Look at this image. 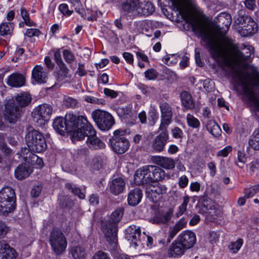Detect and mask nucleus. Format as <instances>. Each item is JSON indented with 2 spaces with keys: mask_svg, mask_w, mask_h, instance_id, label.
<instances>
[{
  "mask_svg": "<svg viewBox=\"0 0 259 259\" xmlns=\"http://www.w3.org/2000/svg\"><path fill=\"white\" fill-rule=\"evenodd\" d=\"M165 177V171L158 166H156L155 174L153 177V182L162 181Z\"/></svg>",
  "mask_w": 259,
  "mask_h": 259,
  "instance_id": "obj_47",
  "label": "nucleus"
},
{
  "mask_svg": "<svg viewBox=\"0 0 259 259\" xmlns=\"http://www.w3.org/2000/svg\"><path fill=\"white\" fill-rule=\"evenodd\" d=\"M187 250L177 240L169 246L167 251L169 257H177L182 256Z\"/></svg>",
  "mask_w": 259,
  "mask_h": 259,
  "instance_id": "obj_24",
  "label": "nucleus"
},
{
  "mask_svg": "<svg viewBox=\"0 0 259 259\" xmlns=\"http://www.w3.org/2000/svg\"><path fill=\"white\" fill-rule=\"evenodd\" d=\"M106 158L103 155H95L91 158L86 165L94 170H99L105 166Z\"/></svg>",
  "mask_w": 259,
  "mask_h": 259,
  "instance_id": "obj_25",
  "label": "nucleus"
},
{
  "mask_svg": "<svg viewBox=\"0 0 259 259\" xmlns=\"http://www.w3.org/2000/svg\"><path fill=\"white\" fill-rule=\"evenodd\" d=\"M155 11V7L154 5L150 2L145 3L141 2L140 7L139 16H149L153 14Z\"/></svg>",
  "mask_w": 259,
  "mask_h": 259,
  "instance_id": "obj_34",
  "label": "nucleus"
},
{
  "mask_svg": "<svg viewBox=\"0 0 259 259\" xmlns=\"http://www.w3.org/2000/svg\"><path fill=\"white\" fill-rule=\"evenodd\" d=\"M134 181L137 185L150 183L147 166L138 169L134 175Z\"/></svg>",
  "mask_w": 259,
  "mask_h": 259,
  "instance_id": "obj_23",
  "label": "nucleus"
},
{
  "mask_svg": "<svg viewBox=\"0 0 259 259\" xmlns=\"http://www.w3.org/2000/svg\"><path fill=\"white\" fill-rule=\"evenodd\" d=\"M152 22L150 21L143 20L135 22L134 23V27L136 31H149L153 30Z\"/></svg>",
  "mask_w": 259,
  "mask_h": 259,
  "instance_id": "obj_35",
  "label": "nucleus"
},
{
  "mask_svg": "<svg viewBox=\"0 0 259 259\" xmlns=\"http://www.w3.org/2000/svg\"><path fill=\"white\" fill-rule=\"evenodd\" d=\"M243 244V240L241 239H238L235 242H232L228 246L229 250L233 253H237L240 249Z\"/></svg>",
  "mask_w": 259,
  "mask_h": 259,
  "instance_id": "obj_44",
  "label": "nucleus"
},
{
  "mask_svg": "<svg viewBox=\"0 0 259 259\" xmlns=\"http://www.w3.org/2000/svg\"><path fill=\"white\" fill-rule=\"evenodd\" d=\"M167 188L160 184L149 185L146 190L147 197L150 201L157 203L160 201L163 194L166 193Z\"/></svg>",
  "mask_w": 259,
  "mask_h": 259,
  "instance_id": "obj_13",
  "label": "nucleus"
},
{
  "mask_svg": "<svg viewBox=\"0 0 259 259\" xmlns=\"http://www.w3.org/2000/svg\"><path fill=\"white\" fill-rule=\"evenodd\" d=\"M30 163L36 168H41L44 166L42 159L38 157L36 155L30 153Z\"/></svg>",
  "mask_w": 259,
  "mask_h": 259,
  "instance_id": "obj_42",
  "label": "nucleus"
},
{
  "mask_svg": "<svg viewBox=\"0 0 259 259\" xmlns=\"http://www.w3.org/2000/svg\"><path fill=\"white\" fill-rule=\"evenodd\" d=\"M187 122L188 126L193 128H198L200 123L199 120L191 114H188L186 117Z\"/></svg>",
  "mask_w": 259,
  "mask_h": 259,
  "instance_id": "obj_43",
  "label": "nucleus"
},
{
  "mask_svg": "<svg viewBox=\"0 0 259 259\" xmlns=\"http://www.w3.org/2000/svg\"><path fill=\"white\" fill-rule=\"evenodd\" d=\"M59 9L61 13L65 16H69L73 12V10H70L68 6L66 4H62L59 7Z\"/></svg>",
  "mask_w": 259,
  "mask_h": 259,
  "instance_id": "obj_55",
  "label": "nucleus"
},
{
  "mask_svg": "<svg viewBox=\"0 0 259 259\" xmlns=\"http://www.w3.org/2000/svg\"><path fill=\"white\" fill-rule=\"evenodd\" d=\"M142 198V192L139 188L131 190L128 195L127 201L130 205L135 206L139 204Z\"/></svg>",
  "mask_w": 259,
  "mask_h": 259,
  "instance_id": "obj_30",
  "label": "nucleus"
},
{
  "mask_svg": "<svg viewBox=\"0 0 259 259\" xmlns=\"http://www.w3.org/2000/svg\"><path fill=\"white\" fill-rule=\"evenodd\" d=\"M161 112V123L159 130L166 128L167 126L171 122L172 117V107L166 102H162L159 105Z\"/></svg>",
  "mask_w": 259,
  "mask_h": 259,
  "instance_id": "obj_14",
  "label": "nucleus"
},
{
  "mask_svg": "<svg viewBox=\"0 0 259 259\" xmlns=\"http://www.w3.org/2000/svg\"><path fill=\"white\" fill-rule=\"evenodd\" d=\"M250 146L255 150L259 149V130L254 132L252 139L249 141Z\"/></svg>",
  "mask_w": 259,
  "mask_h": 259,
  "instance_id": "obj_48",
  "label": "nucleus"
},
{
  "mask_svg": "<svg viewBox=\"0 0 259 259\" xmlns=\"http://www.w3.org/2000/svg\"><path fill=\"white\" fill-rule=\"evenodd\" d=\"M22 110L16 106L14 102H7L5 105L4 117L10 123H16L21 117Z\"/></svg>",
  "mask_w": 259,
  "mask_h": 259,
  "instance_id": "obj_12",
  "label": "nucleus"
},
{
  "mask_svg": "<svg viewBox=\"0 0 259 259\" xmlns=\"http://www.w3.org/2000/svg\"><path fill=\"white\" fill-rule=\"evenodd\" d=\"M190 200V197L185 195L183 197V201L182 204L179 206L176 215L179 217L182 215L187 210V207Z\"/></svg>",
  "mask_w": 259,
  "mask_h": 259,
  "instance_id": "obj_41",
  "label": "nucleus"
},
{
  "mask_svg": "<svg viewBox=\"0 0 259 259\" xmlns=\"http://www.w3.org/2000/svg\"><path fill=\"white\" fill-rule=\"evenodd\" d=\"M236 80L238 83L241 85L250 105L255 111L259 112V97L254 92L250 75L244 72H239L237 74Z\"/></svg>",
  "mask_w": 259,
  "mask_h": 259,
  "instance_id": "obj_6",
  "label": "nucleus"
},
{
  "mask_svg": "<svg viewBox=\"0 0 259 259\" xmlns=\"http://www.w3.org/2000/svg\"><path fill=\"white\" fill-rule=\"evenodd\" d=\"M92 259H110V258L105 252H104L102 251H98L94 254Z\"/></svg>",
  "mask_w": 259,
  "mask_h": 259,
  "instance_id": "obj_63",
  "label": "nucleus"
},
{
  "mask_svg": "<svg viewBox=\"0 0 259 259\" xmlns=\"http://www.w3.org/2000/svg\"><path fill=\"white\" fill-rule=\"evenodd\" d=\"M257 30V24L254 21H249L245 27V31H246V32H256Z\"/></svg>",
  "mask_w": 259,
  "mask_h": 259,
  "instance_id": "obj_53",
  "label": "nucleus"
},
{
  "mask_svg": "<svg viewBox=\"0 0 259 259\" xmlns=\"http://www.w3.org/2000/svg\"><path fill=\"white\" fill-rule=\"evenodd\" d=\"M66 187L71 190V191L74 194L78 196L80 199H83L85 197V195L80 191V190L76 187H73L70 184H67Z\"/></svg>",
  "mask_w": 259,
  "mask_h": 259,
  "instance_id": "obj_52",
  "label": "nucleus"
},
{
  "mask_svg": "<svg viewBox=\"0 0 259 259\" xmlns=\"http://www.w3.org/2000/svg\"><path fill=\"white\" fill-rule=\"evenodd\" d=\"M63 56L64 60L68 63H72L75 60L74 54L71 51L68 49L63 51Z\"/></svg>",
  "mask_w": 259,
  "mask_h": 259,
  "instance_id": "obj_51",
  "label": "nucleus"
},
{
  "mask_svg": "<svg viewBox=\"0 0 259 259\" xmlns=\"http://www.w3.org/2000/svg\"><path fill=\"white\" fill-rule=\"evenodd\" d=\"M78 132L81 133V134L83 135L82 138L79 139H76L75 141L82 140L85 137H87L86 144L90 149L99 150L105 148V144L96 136L95 130L86 117H85L84 120L80 126V129L79 130Z\"/></svg>",
  "mask_w": 259,
  "mask_h": 259,
  "instance_id": "obj_5",
  "label": "nucleus"
},
{
  "mask_svg": "<svg viewBox=\"0 0 259 259\" xmlns=\"http://www.w3.org/2000/svg\"><path fill=\"white\" fill-rule=\"evenodd\" d=\"M140 235L141 230L140 227H137L135 225H131L126 229V238L133 243L135 246L138 245V243L140 242Z\"/></svg>",
  "mask_w": 259,
  "mask_h": 259,
  "instance_id": "obj_20",
  "label": "nucleus"
},
{
  "mask_svg": "<svg viewBox=\"0 0 259 259\" xmlns=\"http://www.w3.org/2000/svg\"><path fill=\"white\" fill-rule=\"evenodd\" d=\"M33 78L39 83H45L48 78V73L44 68L40 65H36L32 70Z\"/></svg>",
  "mask_w": 259,
  "mask_h": 259,
  "instance_id": "obj_26",
  "label": "nucleus"
},
{
  "mask_svg": "<svg viewBox=\"0 0 259 259\" xmlns=\"http://www.w3.org/2000/svg\"><path fill=\"white\" fill-rule=\"evenodd\" d=\"M70 252L74 259H86L87 253L85 248L81 245H76L71 247Z\"/></svg>",
  "mask_w": 259,
  "mask_h": 259,
  "instance_id": "obj_33",
  "label": "nucleus"
},
{
  "mask_svg": "<svg viewBox=\"0 0 259 259\" xmlns=\"http://www.w3.org/2000/svg\"><path fill=\"white\" fill-rule=\"evenodd\" d=\"M203 87L207 92H211L214 90V83L209 79H206L203 81Z\"/></svg>",
  "mask_w": 259,
  "mask_h": 259,
  "instance_id": "obj_59",
  "label": "nucleus"
},
{
  "mask_svg": "<svg viewBox=\"0 0 259 259\" xmlns=\"http://www.w3.org/2000/svg\"><path fill=\"white\" fill-rule=\"evenodd\" d=\"M177 240L186 249L192 247L195 244L196 238L195 234L190 231H185L181 233Z\"/></svg>",
  "mask_w": 259,
  "mask_h": 259,
  "instance_id": "obj_16",
  "label": "nucleus"
},
{
  "mask_svg": "<svg viewBox=\"0 0 259 259\" xmlns=\"http://www.w3.org/2000/svg\"><path fill=\"white\" fill-rule=\"evenodd\" d=\"M68 1L74 7L75 11L81 17L84 16V10L81 8L82 4L80 0H68Z\"/></svg>",
  "mask_w": 259,
  "mask_h": 259,
  "instance_id": "obj_45",
  "label": "nucleus"
},
{
  "mask_svg": "<svg viewBox=\"0 0 259 259\" xmlns=\"http://www.w3.org/2000/svg\"><path fill=\"white\" fill-rule=\"evenodd\" d=\"M149 114L153 119V123H154L158 118V114L155 106L152 105L150 106Z\"/></svg>",
  "mask_w": 259,
  "mask_h": 259,
  "instance_id": "obj_60",
  "label": "nucleus"
},
{
  "mask_svg": "<svg viewBox=\"0 0 259 259\" xmlns=\"http://www.w3.org/2000/svg\"><path fill=\"white\" fill-rule=\"evenodd\" d=\"M144 74L145 77L148 80H154L158 75V72L153 68L148 69L145 72Z\"/></svg>",
  "mask_w": 259,
  "mask_h": 259,
  "instance_id": "obj_54",
  "label": "nucleus"
},
{
  "mask_svg": "<svg viewBox=\"0 0 259 259\" xmlns=\"http://www.w3.org/2000/svg\"><path fill=\"white\" fill-rule=\"evenodd\" d=\"M16 207V196L11 187H5L0 191V213L7 216Z\"/></svg>",
  "mask_w": 259,
  "mask_h": 259,
  "instance_id": "obj_7",
  "label": "nucleus"
},
{
  "mask_svg": "<svg viewBox=\"0 0 259 259\" xmlns=\"http://www.w3.org/2000/svg\"><path fill=\"white\" fill-rule=\"evenodd\" d=\"M20 13L21 15L27 26H32L35 25V23L30 20L29 18V14L25 8H21Z\"/></svg>",
  "mask_w": 259,
  "mask_h": 259,
  "instance_id": "obj_46",
  "label": "nucleus"
},
{
  "mask_svg": "<svg viewBox=\"0 0 259 259\" xmlns=\"http://www.w3.org/2000/svg\"><path fill=\"white\" fill-rule=\"evenodd\" d=\"M125 183L122 178H117L113 179L110 185V190L114 195L121 193L125 188Z\"/></svg>",
  "mask_w": 259,
  "mask_h": 259,
  "instance_id": "obj_28",
  "label": "nucleus"
},
{
  "mask_svg": "<svg viewBox=\"0 0 259 259\" xmlns=\"http://www.w3.org/2000/svg\"><path fill=\"white\" fill-rule=\"evenodd\" d=\"M9 228L6 224L0 220V238H3L8 233Z\"/></svg>",
  "mask_w": 259,
  "mask_h": 259,
  "instance_id": "obj_61",
  "label": "nucleus"
},
{
  "mask_svg": "<svg viewBox=\"0 0 259 259\" xmlns=\"http://www.w3.org/2000/svg\"><path fill=\"white\" fill-rule=\"evenodd\" d=\"M32 101L31 95L28 92H22L15 96L12 102H14L16 106L21 109L28 106Z\"/></svg>",
  "mask_w": 259,
  "mask_h": 259,
  "instance_id": "obj_19",
  "label": "nucleus"
},
{
  "mask_svg": "<svg viewBox=\"0 0 259 259\" xmlns=\"http://www.w3.org/2000/svg\"><path fill=\"white\" fill-rule=\"evenodd\" d=\"M64 104L67 107L73 108L77 105V101L75 99L68 97L64 99Z\"/></svg>",
  "mask_w": 259,
  "mask_h": 259,
  "instance_id": "obj_58",
  "label": "nucleus"
},
{
  "mask_svg": "<svg viewBox=\"0 0 259 259\" xmlns=\"http://www.w3.org/2000/svg\"><path fill=\"white\" fill-rule=\"evenodd\" d=\"M85 100L89 103L98 105H104L105 104L104 100L90 96H86L85 97Z\"/></svg>",
  "mask_w": 259,
  "mask_h": 259,
  "instance_id": "obj_56",
  "label": "nucleus"
},
{
  "mask_svg": "<svg viewBox=\"0 0 259 259\" xmlns=\"http://www.w3.org/2000/svg\"><path fill=\"white\" fill-rule=\"evenodd\" d=\"M172 134L174 138L176 139H181L183 137V131L178 127H175L172 131Z\"/></svg>",
  "mask_w": 259,
  "mask_h": 259,
  "instance_id": "obj_64",
  "label": "nucleus"
},
{
  "mask_svg": "<svg viewBox=\"0 0 259 259\" xmlns=\"http://www.w3.org/2000/svg\"><path fill=\"white\" fill-rule=\"evenodd\" d=\"M14 24L11 22L3 23L0 25V32H10L14 30Z\"/></svg>",
  "mask_w": 259,
  "mask_h": 259,
  "instance_id": "obj_50",
  "label": "nucleus"
},
{
  "mask_svg": "<svg viewBox=\"0 0 259 259\" xmlns=\"http://www.w3.org/2000/svg\"><path fill=\"white\" fill-rule=\"evenodd\" d=\"M140 6V0H125L122 4L123 10L133 17L139 16Z\"/></svg>",
  "mask_w": 259,
  "mask_h": 259,
  "instance_id": "obj_17",
  "label": "nucleus"
},
{
  "mask_svg": "<svg viewBox=\"0 0 259 259\" xmlns=\"http://www.w3.org/2000/svg\"><path fill=\"white\" fill-rule=\"evenodd\" d=\"M198 37L206 46L211 56L226 66L246 61L254 53L253 48L250 46H244V51L241 52L238 45L225 33H200Z\"/></svg>",
  "mask_w": 259,
  "mask_h": 259,
  "instance_id": "obj_2",
  "label": "nucleus"
},
{
  "mask_svg": "<svg viewBox=\"0 0 259 259\" xmlns=\"http://www.w3.org/2000/svg\"><path fill=\"white\" fill-rule=\"evenodd\" d=\"M25 141L28 149L25 148L22 152L24 158H28L25 156L29 151L41 153L45 151L47 148L46 139L44 135L38 131L30 129L25 136Z\"/></svg>",
  "mask_w": 259,
  "mask_h": 259,
  "instance_id": "obj_4",
  "label": "nucleus"
},
{
  "mask_svg": "<svg viewBox=\"0 0 259 259\" xmlns=\"http://www.w3.org/2000/svg\"><path fill=\"white\" fill-rule=\"evenodd\" d=\"M219 239V235L215 232H211L209 235V241L212 244H215L218 242Z\"/></svg>",
  "mask_w": 259,
  "mask_h": 259,
  "instance_id": "obj_62",
  "label": "nucleus"
},
{
  "mask_svg": "<svg viewBox=\"0 0 259 259\" xmlns=\"http://www.w3.org/2000/svg\"><path fill=\"white\" fill-rule=\"evenodd\" d=\"M102 231L107 241L110 244L116 243L117 241V227L116 225L107 224L102 227Z\"/></svg>",
  "mask_w": 259,
  "mask_h": 259,
  "instance_id": "obj_18",
  "label": "nucleus"
},
{
  "mask_svg": "<svg viewBox=\"0 0 259 259\" xmlns=\"http://www.w3.org/2000/svg\"><path fill=\"white\" fill-rule=\"evenodd\" d=\"M91 115L98 127L102 131H108L115 124L113 116L107 111L96 109L92 112Z\"/></svg>",
  "mask_w": 259,
  "mask_h": 259,
  "instance_id": "obj_8",
  "label": "nucleus"
},
{
  "mask_svg": "<svg viewBox=\"0 0 259 259\" xmlns=\"http://www.w3.org/2000/svg\"><path fill=\"white\" fill-rule=\"evenodd\" d=\"M206 127L209 133L214 137H218L221 135V130L218 124L214 121L209 120L207 123Z\"/></svg>",
  "mask_w": 259,
  "mask_h": 259,
  "instance_id": "obj_37",
  "label": "nucleus"
},
{
  "mask_svg": "<svg viewBox=\"0 0 259 259\" xmlns=\"http://www.w3.org/2000/svg\"><path fill=\"white\" fill-rule=\"evenodd\" d=\"M123 212L124 209L123 208H117L111 214L107 223L111 225H116L122 219Z\"/></svg>",
  "mask_w": 259,
  "mask_h": 259,
  "instance_id": "obj_36",
  "label": "nucleus"
},
{
  "mask_svg": "<svg viewBox=\"0 0 259 259\" xmlns=\"http://www.w3.org/2000/svg\"><path fill=\"white\" fill-rule=\"evenodd\" d=\"M125 131L117 130L114 132L113 136L110 139L112 149L116 153L123 154L129 148V141L124 137Z\"/></svg>",
  "mask_w": 259,
  "mask_h": 259,
  "instance_id": "obj_9",
  "label": "nucleus"
},
{
  "mask_svg": "<svg viewBox=\"0 0 259 259\" xmlns=\"http://www.w3.org/2000/svg\"><path fill=\"white\" fill-rule=\"evenodd\" d=\"M52 112L53 108L51 105L47 104L40 105L32 113L33 120L38 126H42L49 120Z\"/></svg>",
  "mask_w": 259,
  "mask_h": 259,
  "instance_id": "obj_11",
  "label": "nucleus"
},
{
  "mask_svg": "<svg viewBox=\"0 0 259 259\" xmlns=\"http://www.w3.org/2000/svg\"><path fill=\"white\" fill-rule=\"evenodd\" d=\"M162 132L157 136L152 143L153 149L156 152L163 150L168 139V133L166 128H163Z\"/></svg>",
  "mask_w": 259,
  "mask_h": 259,
  "instance_id": "obj_15",
  "label": "nucleus"
},
{
  "mask_svg": "<svg viewBox=\"0 0 259 259\" xmlns=\"http://www.w3.org/2000/svg\"><path fill=\"white\" fill-rule=\"evenodd\" d=\"M171 214V213L170 212H167L163 214H158L155 216L151 221L154 224H165L170 220Z\"/></svg>",
  "mask_w": 259,
  "mask_h": 259,
  "instance_id": "obj_39",
  "label": "nucleus"
},
{
  "mask_svg": "<svg viewBox=\"0 0 259 259\" xmlns=\"http://www.w3.org/2000/svg\"><path fill=\"white\" fill-rule=\"evenodd\" d=\"M50 243L56 255H60L66 250L67 240L63 233L58 229L52 231L50 237Z\"/></svg>",
  "mask_w": 259,
  "mask_h": 259,
  "instance_id": "obj_10",
  "label": "nucleus"
},
{
  "mask_svg": "<svg viewBox=\"0 0 259 259\" xmlns=\"http://www.w3.org/2000/svg\"><path fill=\"white\" fill-rule=\"evenodd\" d=\"M204 206L206 209V217L211 221L215 220L222 213L219 205L213 201H210Z\"/></svg>",
  "mask_w": 259,
  "mask_h": 259,
  "instance_id": "obj_21",
  "label": "nucleus"
},
{
  "mask_svg": "<svg viewBox=\"0 0 259 259\" xmlns=\"http://www.w3.org/2000/svg\"><path fill=\"white\" fill-rule=\"evenodd\" d=\"M32 171L31 168L27 165H20L15 170V177L19 180H23L28 177L32 172Z\"/></svg>",
  "mask_w": 259,
  "mask_h": 259,
  "instance_id": "obj_31",
  "label": "nucleus"
},
{
  "mask_svg": "<svg viewBox=\"0 0 259 259\" xmlns=\"http://www.w3.org/2000/svg\"><path fill=\"white\" fill-rule=\"evenodd\" d=\"M181 18L190 21L194 30L199 32H226L232 23L230 14L223 12L212 21L197 5L196 0H168Z\"/></svg>",
  "mask_w": 259,
  "mask_h": 259,
  "instance_id": "obj_1",
  "label": "nucleus"
},
{
  "mask_svg": "<svg viewBox=\"0 0 259 259\" xmlns=\"http://www.w3.org/2000/svg\"><path fill=\"white\" fill-rule=\"evenodd\" d=\"M87 13H88V15L84 12V16L83 17L85 19L88 20V21H96L97 19L98 16V13L97 12H92L90 10L88 9Z\"/></svg>",
  "mask_w": 259,
  "mask_h": 259,
  "instance_id": "obj_57",
  "label": "nucleus"
},
{
  "mask_svg": "<svg viewBox=\"0 0 259 259\" xmlns=\"http://www.w3.org/2000/svg\"><path fill=\"white\" fill-rule=\"evenodd\" d=\"M59 70L57 72V78L59 80H62L68 76L69 69L64 63L58 65Z\"/></svg>",
  "mask_w": 259,
  "mask_h": 259,
  "instance_id": "obj_40",
  "label": "nucleus"
},
{
  "mask_svg": "<svg viewBox=\"0 0 259 259\" xmlns=\"http://www.w3.org/2000/svg\"><path fill=\"white\" fill-rule=\"evenodd\" d=\"M17 253L9 244L0 241V259H16Z\"/></svg>",
  "mask_w": 259,
  "mask_h": 259,
  "instance_id": "obj_22",
  "label": "nucleus"
},
{
  "mask_svg": "<svg viewBox=\"0 0 259 259\" xmlns=\"http://www.w3.org/2000/svg\"><path fill=\"white\" fill-rule=\"evenodd\" d=\"M117 113L121 117L127 118L131 117L132 114V110L128 107L119 108L117 109Z\"/></svg>",
  "mask_w": 259,
  "mask_h": 259,
  "instance_id": "obj_49",
  "label": "nucleus"
},
{
  "mask_svg": "<svg viewBox=\"0 0 259 259\" xmlns=\"http://www.w3.org/2000/svg\"><path fill=\"white\" fill-rule=\"evenodd\" d=\"M89 154L90 151L89 149L87 148H82L77 150L76 156L79 160L87 165L90 160Z\"/></svg>",
  "mask_w": 259,
  "mask_h": 259,
  "instance_id": "obj_38",
  "label": "nucleus"
},
{
  "mask_svg": "<svg viewBox=\"0 0 259 259\" xmlns=\"http://www.w3.org/2000/svg\"><path fill=\"white\" fill-rule=\"evenodd\" d=\"M154 162L166 169H172L175 167L174 160L170 157L164 156H156L154 158Z\"/></svg>",
  "mask_w": 259,
  "mask_h": 259,
  "instance_id": "obj_27",
  "label": "nucleus"
},
{
  "mask_svg": "<svg viewBox=\"0 0 259 259\" xmlns=\"http://www.w3.org/2000/svg\"><path fill=\"white\" fill-rule=\"evenodd\" d=\"M182 105L187 109H192L195 107V103L191 94L183 91L180 95Z\"/></svg>",
  "mask_w": 259,
  "mask_h": 259,
  "instance_id": "obj_32",
  "label": "nucleus"
},
{
  "mask_svg": "<svg viewBox=\"0 0 259 259\" xmlns=\"http://www.w3.org/2000/svg\"><path fill=\"white\" fill-rule=\"evenodd\" d=\"M85 117L83 115H77L71 113H67L65 117L59 116L54 120L53 128L61 135L69 133L72 141L75 142L76 139H79L83 137V135L78 131L80 129Z\"/></svg>",
  "mask_w": 259,
  "mask_h": 259,
  "instance_id": "obj_3",
  "label": "nucleus"
},
{
  "mask_svg": "<svg viewBox=\"0 0 259 259\" xmlns=\"http://www.w3.org/2000/svg\"><path fill=\"white\" fill-rule=\"evenodd\" d=\"M25 81L24 76L20 73H13L9 76L7 79V83L12 87L19 88L24 85Z\"/></svg>",
  "mask_w": 259,
  "mask_h": 259,
  "instance_id": "obj_29",
  "label": "nucleus"
}]
</instances>
